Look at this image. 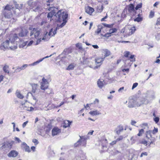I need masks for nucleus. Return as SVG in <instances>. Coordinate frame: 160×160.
Segmentation results:
<instances>
[{"mask_svg": "<svg viewBox=\"0 0 160 160\" xmlns=\"http://www.w3.org/2000/svg\"><path fill=\"white\" fill-rule=\"evenodd\" d=\"M28 33L27 30L24 28H21L20 32L18 34L15 33L11 37L9 40H7L5 42L2 43L0 46L1 49L9 48L12 50L16 49L17 48V45L18 44L20 47H23L27 44V42H23V41L19 37H24L26 36Z\"/></svg>", "mask_w": 160, "mask_h": 160, "instance_id": "1", "label": "nucleus"}, {"mask_svg": "<svg viewBox=\"0 0 160 160\" xmlns=\"http://www.w3.org/2000/svg\"><path fill=\"white\" fill-rule=\"evenodd\" d=\"M57 18L55 19V21L61 22L62 21L63 22L60 25H57V27L54 28H51L48 33V35L50 36H53L56 34L57 31L59 28H62L65 26L67 22V20L68 16V13L64 12H61V10L58 12L55 15Z\"/></svg>", "mask_w": 160, "mask_h": 160, "instance_id": "2", "label": "nucleus"}, {"mask_svg": "<svg viewBox=\"0 0 160 160\" xmlns=\"http://www.w3.org/2000/svg\"><path fill=\"white\" fill-rule=\"evenodd\" d=\"M144 98H141V99H130L128 102V107L130 108H132L140 106L144 102Z\"/></svg>", "mask_w": 160, "mask_h": 160, "instance_id": "3", "label": "nucleus"}, {"mask_svg": "<svg viewBox=\"0 0 160 160\" xmlns=\"http://www.w3.org/2000/svg\"><path fill=\"white\" fill-rule=\"evenodd\" d=\"M128 13L132 16H135L138 13L135 9L134 5L132 3H131L127 6Z\"/></svg>", "mask_w": 160, "mask_h": 160, "instance_id": "4", "label": "nucleus"}, {"mask_svg": "<svg viewBox=\"0 0 160 160\" xmlns=\"http://www.w3.org/2000/svg\"><path fill=\"white\" fill-rule=\"evenodd\" d=\"M14 141L12 140L11 141H7L2 143L1 147H0V149H3L7 148L11 149L12 148L13 144L14 143Z\"/></svg>", "mask_w": 160, "mask_h": 160, "instance_id": "5", "label": "nucleus"}, {"mask_svg": "<svg viewBox=\"0 0 160 160\" xmlns=\"http://www.w3.org/2000/svg\"><path fill=\"white\" fill-rule=\"evenodd\" d=\"M80 143L81 145L84 147H86L87 143V141L89 139V137L88 135L83 136H79Z\"/></svg>", "mask_w": 160, "mask_h": 160, "instance_id": "6", "label": "nucleus"}, {"mask_svg": "<svg viewBox=\"0 0 160 160\" xmlns=\"http://www.w3.org/2000/svg\"><path fill=\"white\" fill-rule=\"evenodd\" d=\"M48 10L49 11H51V12L48 13L47 15V18H48V19H50V20L51 21V18L54 15V17H56L55 19H56V17L55 16V12L53 10V7H50L48 8Z\"/></svg>", "mask_w": 160, "mask_h": 160, "instance_id": "7", "label": "nucleus"}, {"mask_svg": "<svg viewBox=\"0 0 160 160\" xmlns=\"http://www.w3.org/2000/svg\"><path fill=\"white\" fill-rule=\"evenodd\" d=\"M146 97L152 99L155 98V92L153 90H149L147 91Z\"/></svg>", "mask_w": 160, "mask_h": 160, "instance_id": "8", "label": "nucleus"}, {"mask_svg": "<svg viewBox=\"0 0 160 160\" xmlns=\"http://www.w3.org/2000/svg\"><path fill=\"white\" fill-rule=\"evenodd\" d=\"M142 10L141 9H139L138 11V13L137 16L138 17L135 18L134 19V21L135 22H140L142 21V18L141 17L142 15ZM137 16V15H136Z\"/></svg>", "mask_w": 160, "mask_h": 160, "instance_id": "9", "label": "nucleus"}, {"mask_svg": "<svg viewBox=\"0 0 160 160\" xmlns=\"http://www.w3.org/2000/svg\"><path fill=\"white\" fill-rule=\"evenodd\" d=\"M61 130L60 129H59L58 127H54L52 130V136L57 135L59 134Z\"/></svg>", "mask_w": 160, "mask_h": 160, "instance_id": "10", "label": "nucleus"}, {"mask_svg": "<svg viewBox=\"0 0 160 160\" xmlns=\"http://www.w3.org/2000/svg\"><path fill=\"white\" fill-rule=\"evenodd\" d=\"M21 148L22 149L24 150L25 151L28 152H30L29 147L26 143L24 142L22 143L21 145Z\"/></svg>", "mask_w": 160, "mask_h": 160, "instance_id": "11", "label": "nucleus"}, {"mask_svg": "<svg viewBox=\"0 0 160 160\" xmlns=\"http://www.w3.org/2000/svg\"><path fill=\"white\" fill-rule=\"evenodd\" d=\"M94 11V9L88 6L85 7L86 12L90 15H91Z\"/></svg>", "mask_w": 160, "mask_h": 160, "instance_id": "12", "label": "nucleus"}, {"mask_svg": "<svg viewBox=\"0 0 160 160\" xmlns=\"http://www.w3.org/2000/svg\"><path fill=\"white\" fill-rule=\"evenodd\" d=\"M18 154V153L17 152L14 150H12L8 154V155L9 157H15Z\"/></svg>", "mask_w": 160, "mask_h": 160, "instance_id": "13", "label": "nucleus"}, {"mask_svg": "<svg viewBox=\"0 0 160 160\" xmlns=\"http://www.w3.org/2000/svg\"><path fill=\"white\" fill-rule=\"evenodd\" d=\"M31 11H35V12H42V8L40 6H38L36 8H31Z\"/></svg>", "mask_w": 160, "mask_h": 160, "instance_id": "14", "label": "nucleus"}, {"mask_svg": "<svg viewBox=\"0 0 160 160\" xmlns=\"http://www.w3.org/2000/svg\"><path fill=\"white\" fill-rule=\"evenodd\" d=\"M102 53L104 54V56L103 57L105 59V57H107L110 54V52L107 49H104L102 50Z\"/></svg>", "mask_w": 160, "mask_h": 160, "instance_id": "15", "label": "nucleus"}, {"mask_svg": "<svg viewBox=\"0 0 160 160\" xmlns=\"http://www.w3.org/2000/svg\"><path fill=\"white\" fill-rule=\"evenodd\" d=\"M123 130V127L122 126H119L116 128L115 131L117 134L119 135L120 132H122Z\"/></svg>", "mask_w": 160, "mask_h": 160, "instance_id": "16", "label": "nucleus"}, {"mask_svg": "<svg viewBox=\"0 0 160 160\" xmlns=\"http://www.w3.org/2000/svg\"><path fill=\"white\" fill-rule=\"evenodd\" d=\"M104 80H101L100 79H98L97 82V85L98 87L100 88H102L103 85H104Z\"/></svg>", "mask_w": 160, "mask_h": 160, "instance_id": "17", "label": "nucleus"}, {"mask_svg": "<svg viewBox=\"0 0 160 160\" xmlns=\"http://www.w3.org/2000/svg\"><path fill=\"white\" fill-rule=\"evenodd\" d=\"M15 95L18 98L21 99H23L24 97L23 95L21 94L20 91L18 90H16Z\"/></svg>", "mask_w": 160, "mask_h": 160, "instance_id": "18", "label": "nucleus"}, {"mask_svg": "<svg viewBox=\"0 0 160 160\" xmlns=\"http://www.w3.org/2000/svg\"><path fill=\"white\" fill-rule=\"evenodd\" d=\"M4 17L8 19L12 17V14L11 12H6V11H4Z\"/></svg>", "mask_w": 160, "mask_h": 160, "instance_id": "19", "label": "nucleus"}, {"mask_svg": "<svg viewBox=\"0 0 160 160\" xmlns=\"http://www.w3.org/2000/svg\"><path fill=\"white\" fill-rule=\"evenodd\" d=\"M136 30L135 27L134 26L132 27L130 29H129V32L128 33V35L130 36L133 34Z\"/></svg>", "mask_w": 160, "mask_h": 160, "instance_id": "20", "label": "nucleus"}, {"mask_svg": "<svg viewBox=\"0 0 160 160\" xmlns=\"http://www.w3.org/2000/svg\"><path fill=\"white\" fill-rule=\"evenodd\" d=\"M72 122H70L69 120L65 121L63 124V127L65 128L69 127L70 126Z\"/></svg>", "mask_w": 160, "mask_h": 160, "instance_id": "21", "label": "nucleus"}, {"mask_svg": "<svg viewBox=\"0 0 160 160\" xmlns=\"http://www.w3.org/2000/svg\"><path fill=\"white\" fill-rule=\"evenodd\" d=\"M152 131L149 130L146 131V137L147 138L149 139L151 138H153L152 136Z\"/></svg>", "mask_w": 160, "mask_h": 160, "instance_id": "22", "label": "nucleus"}, {"mask_svg": "<svg viewBox=\"0 0 160 160\" xmlns=\"http://www.w3.org/2000/svg\"><path fill=\"white\" fill-rule=\"evenodd\" d=\"M31 86L32 87V92L35 93L38 88V85L37 84L34 83L32 84Z\"/></svg>", "mask_w": 160, "mask_h": 160, "instance_id": "23", "label": "nucleus"}, {"mask_svg": "<svg viewBox=\"0 0 160 160\" xmlns=\"http://www.w3.org/2000/svg\"><path fill=\"white\" fill-rule=\"evenodd\" d=\"M89 114L93 116L101 114V113H100L98 110L90 111L89 112Z\"/></svg>", "mask_w": 160, "mask_h": 160, "instance_id": "24", "label": "nucleus"}, {"mask_svg": "<svg viewBox=\"0 0 160 160\" xmlns=\"http://www.w3.org/2000/svg\"><path fill=\"white\" fill-rule=\"evenodd\" d=\"M76 66V64L74 63H71L70 64L67 68L66 69L68 70H72L74 69Z\"/></svg>", "mask_w": 160, "mask_h": 160, "instance_id": "25", "label": "nucleus"}, {"mask_svg": "<svg viewBox=\"0 0 160 160\" xmlns=\"http://www.w3.org/2000/svg\"><path fill=\"white\" fill-rule=\"evenodd\" d=\"M104 58L103 57L97 58L95 59V62L97 64L101 63L104 60Z\"/></svg>", "mask_w": 160, "mask_h": 160, "instance_id": "26", "label": "nucleus"}, {"mask_svg": "<svg viewBox=\"0 0 160 160\" xmlns=\"http://www.w3.org/2000/svg\"><path fill=\"white\" fill-rule=\"evenodd\" d=\"M44 129L46 133L47 134L46 135L48 136V134L51 130V128L49 126H48L45 127Z\"/></svg>", "mask_w": 160, "mask_h": 160, "instance_id": "27", "label": "nucleus"}, {"mask_svg": "<svg viewBox=\"0 0 160 160\" xmlns=\"http://www.w3.org/2000/svg\"><path fill=\"white\" fill-rule=\"evenodd\" d=\"M9 67L8 65L5 66L3 68V70L4 72L5 73H9V71L8 69Z\"/></svg>", "mask_w": 160, "mask_h": 160, "instance_id": "28", "label": "nucleus"}, {"mask_svg": "<svg viewBox=\"0 0 160 160\" xmlns=\"http://www.w3.org/2000/svg\"><path fill=\"white\" fill-rule=\"evenodd\" d=\"M48 85L41 83V88L42 90H45L48 88Z\"/></svg>", "mask_w": 160, "mask_h": 160, "instance_id": "29", "label": "nucleus"}, {"mask_svg": "<svg viewBox=\"0 0 160 160\" xmlns=\"http://www.w3.org/2000/svg\"><path fill=\"white\" fill-rule=\"evenodd\" d=\"M12 6L7 5L5 7L4 11L7 10L8 11H10L12 9Z\"/></svg>", "mask_w": 160, "mask_h": 160, "instance_id": "30", "label": "nucleus"}, {"mask_svg": "<svg viewBox=\"0 0 160 160\" xmlns=\"http://www.w3.org/2000/svg\"><path fill=\"white\" fill-rule=\"evenodd\" d=\"M43 61V59H40L36 62L31 64V66H35L38 64L39 63Z\"/></svg>", "mask_w": 160, "mask_h": 160, "instance_id": "31", "label": "nucleus"}, {"mask_svg": "<svg viewBox=\"0 0 160 160\" xmlns=\"http://www.w3.org/2000/svg\"><path fill=\"white\" fill-rule=\"evenodd\" d=\"M104 28L102 26H98V28L96 31L97 34H99L101 31L102 29H103Z\"/></svg>", "mask_w": 160, "mask_h": 160, "instance_id": "32", "label": "nucleus"}, {"mask_svg": "<svg viewBox=\"0 0 160 160\" xmlns=\"http://www.w3.org/2000/svg\"><path fill=\"white\" fill-rule=\"evenodd\" d=\"M142 7V3H140L138 4L136 7H135V9L137 11V10L138 11L139 10V9L140 8H141Z\"/></svg>", "mask_w": 160, "mask_h": 160, "instance_id": "33", "label": "nucleus"}, {"mask_svg": "<svg viewBox=\"0 0 160 160\" xmlns=\"http://www.w3.org/2000/svg\"><path fill=\"white\" fill-rule=\"evenodd\" d=\"M102 25L104 26L105 27L111 28L113 26V24H108L105 23H102Z\"/></svg>", "mask_w": 160, "mask_h": 160, "instance_id": "34", "label": "nucleus"}, {"mask_svg": "<svg viewBox=\"0 0 160 160\" xmlns=\"http://www.w3.org/2000/svg\"><path fill=\"white\" fill-rule=\"evenodd\" d=\"M138 138L137 136L132 137L131 138L130 140L132 141V143H134L136 141V140Z\"/></svg>", "mask_w": 160, "mask_h": 160, "instance_id": "35", "label": "nucleus"}, {"mask_svg": "<svg viewBox=\"0 0 160 160\" xmlns=\"http://www.w3.org/2000/svg\"><path fill=\"white\" fill-rule=\"evenodd\" d=\"M144 132V130L143 129H142L141 130H139V133L138 134V136H142V135L143 133Z\"/></svg>", "mask_w": 160, "mask_h": 160, "instance_id": "36", "label": "nucleus"}, {"mask_svg": "<svg viewBox=\"0 0 160 160\" xmlns=\"http://www.w3.org/2000/svg\"><path fill=\"white\" fill-rule=\"evenodd\" d=\"M156 25L158 26V28H160V17L158 18Z\"/></svg>", "mask_w": 160, "mask_h": 160, "instance_id": "37", "label": "nucleus"}, {"mask_svg": "<svg viewBox=\"0 0 160 160\" xmlns=\"http://www.w3.org/2000/svg\"><path fill=\"white\" fill-rule=\"evenodd\" d=\"M40 34V31H36V32L34 34V37L36 39H37L38 38V37L39 35Z\"/></svg>", "mask_w": 160, "mask_h": 160, "instance_id": "38", "label": "nucleus"}, {"mask_svg": "<svg viewBox=\"0 0 160 160\" xmlns=\"http://www.w3.org/2000/svg\"><path fill=\"white\" fill-rule=\"evenodd\" d=\"M29 65L27 64H24L21 67V68L22 70H23L25 69L27 67L29 66Z\"/></svg>", "mask_w": 160, "mask_h": 160, "instance_id": "39", "label": "nucleus"}, {"mask_svg": "<svg viewBox=\"0 0 160 160\" xmlns=\"http://www.w3.org/2000/svg\"><path fill=\"white\" fill-rule=\"evenodd\" d=\"M41 83H43L45 84L48 85V82L47 80L45 79L44 78H43L42 79V82Z\"/></svg>", "mask_w": 160, "mask_h": 160, "instance_id": "40", "label": "nucleus"}, {"mask_svg": "<svg viewBox=\"0 0 160 160\" xmlns=\"http://www.w3.org/2000/svg\"><path fill=\"white\" fill-rule=\"evenodd\" d=\"M139 143L146 145V146L147 145V142L144 139H143L142 141H140Z\"/></svg>", "mask_w": 160, "mask_h": 160, "instance_id": "41", "label": "nucleus"}, {"mask_svg": "<svg viewBox=\"0 0 160 160\" xmlns=\"http://www.w3.org/2000/svg\"><path fill=\"white\" fill-rule=\"evenodd\" d=\"M32 142L33 143H34L35 146H36V145H37L39 143L38 140L36 139H33L32 140Z\"/></svg>", "mask_w": 160, "mask_h": 160, "instance_id": "42", "label": "nucleus"}, {"mask_svg": "<svg viewBox=\"0 0 160 160\" xmlns=\"http://www.w3.org/2000/svg\"><path fill=\"white\" fill-rule=\"evenodd\" d=\"M79 145H81L80 141L79 140L76 143L74 144V146L75 147H78Z\"/></svg>", "mask_w": 160, "mask_h": 160, "instance_id": "43", "label": "nucleus"}, {"mask_svg": "<svg viewBox=\"0 0 160 160\" xmlns=\"http://www.w3.org/2000/svg\"><path fill=\"white\" fill-rule=\"evenodd\" d=\"M130 54V52H129L126 51L124 52V56L126 58H128Z\"/></svg>", "mask_w": 160, "mask_h": 160, "instance_id": "44", "label": "nucleus"}, {"mask_svg": "<svg viewBox=\"0 0 160 160\" xmlns=\"http://www.w3.org/2000/svg\"><path fill=\"white\" fill-rule=\"evenodd\" d=\"M107 139L103 140L102 141V142H104L105 143V144L104 145H102V146L103 148H107L106 145V144L107 142Z\"/></svg>", "mask_w": 160, "mask_h": 160, "instance_id": "45", "label": "nucleus"}, {"mask_svg": "<svg viewBox=\"0 0 160 160\" xmlns=\"http://www.w3.org/2000/svg\"><path fill=\"white\" fill-rule=\"evenodd\" d=\"M21 70H22V69H21V67H18L16 69H15V70L14 72H19Z\"/></svg>", "mask_w": 160, "mask_h": 160, "instance_id": "46", "label": "nucleus"}, {"mask_svg": "<svg viewBox=\"0 0 160 160\" xmlns=\"http://www.w3.org/2000/svg\"><path fill=\"white\" fill-rule=\"evenodd\" d=\"M154 13L153 12L151 11L150 12V13L149 15V17L150 18H152L154 16Z\"/></svg>", "mask_w": 160, "mask_h": 160, "instance_id": "47", "label": "nucleus"}, {"mask_svg": "<svg viewBox=\"0 0 160 160\" xmlns=\"http://www.w3.org/2000/svg\"><path fill=\"white\" fill-rule=\"evenodd\" d=\"M158 132V128H156L155 127H154V129L152 131V133L153 134H155L157 132Z\"/></svg>", "mask_w": 160, "mask_h": 160, "instance_id": "48", "label": "nucleus"}, {"mask_svg": "<svg viewBox=\"0 0 160 160\" xmlns=\"http://www.w3.org/2000/svg\"><path fill=\"white\" fill-rule=\"evenodd\" d=\"M138 85V83L137 82L134 83L132 87V89H133L136 88L137 86Z\"/></svg>", "mask_w": 160, "mask_h": 160, "instance_id": "49", "label": "nucleus"}, {"mask_svg": "<svg viewBox=\"0 0 160 160\" xmlns=\"http://www.w3.org/2000/svg\"><path fill=\"white\" fill-rule=\"evenodd\" d=\"M37 41L36 43L35 44L36 45H38V43H39L41 41V38H38V39H37Z\"/></svg>", "mask_w": 160, "mask_h": 160, "instance_id": "50", "label": "nucleus"}, {"mask_svg": "<svg viewBox=\"0 0 160 160\" xmlns=\"http://www.w3.org/2000/svg\"><path fill=\"white\" fill-rule=\"evenodd\" d=\"M76 46L79 49H82V47L81 45L79 43H77Z\"/></svg>", "mask_w": 160, "mask_h": 160, "instance_id": "51", "label": "nucleus"}, {"mask_svg": "<svg viewBox=\"0 0 160 160\" xmlns=\"http://www.w3.org/2000/svg\"><path fill=\"white\" fill-rule=\"evenodd\" d=\"M123 137L122 136H120L116 140L117 141H120L121 140H122V139L123 138Z\"/></svg>", "mask_w": 160, "mask_h": 160, "instance_id": "52", "label": "nucleus"}, {"mask_svg": "<svg viewBox=\"0 0 160 160\" xmlns=\"http://www.w3.org/2000/svg\"><path fill=\"white\" fill-rule=\"evenodd\" d=\"M159 117H156L154 118V121H155V122L156 123H158L159 122Z\"/></svg>", "mask_w": 160, "mask_h": 160, "instance_id": "53", "label": "nucleus"}, {"mask_svg": "<svg viewBox=\"0 0 160 160\" xmlns=\"http://www.w3.org/2000/svg\"><path fill=\"white\" fill-rule=\"evenodd\" d=\"M101 35L103 36L104 37L108 38L109 36H111L110 35H109V34L108 32L105 34L104 35H103L102 34H101Z\"/></svg>", "mask_w": 160, "mask_h": 160, "instance_id": "54", "label": "nucleus"}, {"mask_svg": "<svg viewBox=\"0 0 160 160\" xmlns=\"http://www.w3.org/2000/svg\"><path fill=\"white\" fill-rule=\"evenodd\" d=\"M143 155L147 156L148 155V153H147V152H144L142 153L141 154V155L140 156V157H142Z\"/></svg>", "mask_w": 160, "mask_h": 160, "instance_id": "55", "label": "nucleus"}, {"mask_svg": "<svg viewBox=\"0 0 160 160\" xmlns=\"http://www.w3.org/2000/svg\"><path fill=\"white\" fill-rule=\"evenodd\" d=\"M111 29L112 31V33L116 32L117 31V29L115 28H112V29Z\"/></svg>", "mask_w": 160, "mask_h": 160, "instance_id": "56", "label": "nucleus"}, {"mask_svg": "<svg viewBox=\"0 0 160 160\" xmlns=\"http://www.w3.org/2000/svg\"><path fill=\"white\" fill-rule=\"evenodd\" d=\"M28 122V121H27L26 122H24L22 125V127L23 128H24L27 124Z\"/></svg>", "mask_w": 160, "mask_h": 160, "instance_id": "57", "label": "nucleus"}, {"mask_svg": "<svg viewBox=\"0 0 160 160\" xmlns=\"http://www.w3.org/2000/svg\"><path fill=\"white\" fill-rule=\"evenodd\" d=\"M75 159L76 160H83L81 157L78 156L76 157Z\"/></svg>", "mask_w": 160, "mask_h": 160, "instance_id": "58", "label": "nucleus"}, {"mask_svg": "<svg viewBox=\"0 0 160 160\" xmlns=\"http://www.w3.org/2000/svg\"><path fill=\"white\" fill-rule=\"evenodd\" d=\"M64 103H65V102H61V103L59 105L57 106L56 107V108H58L60 107L62 105H63Z\"/></svg>", "mask_w": 160, "mask_h": 160, "instance_id": "59", "label": "nucleus"}, {"mask_svg": "<svg viewBox=\"0 0 160 160\" xmlns=\"http://www.w3.org/2000/svg\"><path fill=\"white\" fill-rule=\"evenodd\" d=\"M129 69L128 68H126V69L124 68L122 70V71L123 72H128L129 71Z\"/></svg>", "mask_w": 160, "mask_h": 160, "instance_id": "60", "label": "nucleus"}, {"mask_svg": "<svg viewBox=\"0 0 160 160\" xmlns=\"http://www.w3.org/2000/svg\"><path fill=\"white\" fill-rule=\"evenodd\" d=\"M117 140H115V141H112L110 143V145H113L114 144H115L116 142H117Z\"/></svg>", "mask_w": 160, "mask_h": 160, "instance_id": "61", "label": "nucleus"}, {"mask_svg": "<svg viewBox=\"0 0 160 160\" xmlns=\"http://www.w3.org/2000/svg\"><path fill=\"white\" fill-rule=\"evenodd\" d=\"M15 140L17 141L19 143L21 142V140L18 138L17 137H15Z\"/></svg>", "mask_w": 160, "mask_h": 160, "instance_id": "62", "label": "nucleus"}, {"mask_svg": "<svg viewBox=\"0 0 160 160\" xmlns=\"http://www.w3.org/2000/svg\"><path fill=\"white\" fill-rule=\"evenodd\" d=\"M36 149V147L35 146H32L31 147V149L32 151L33 152H34L35 151V150Z\"/></svg>", "mask_w": 160, "mask_h": 160, "instance_id": "63", "label": "nucleus"}, {"mask_svg": "<svg viewBox=\"0 0 160 160\" xmlns=\"http://www.w3.org/2000/svg\"><path fill=\"white\" fill-rule=\"evenodd\" d=\"M93 132H94V131L93 130L91 131L90 132H89L88 133L87 135L88 136V135H92Z\"/></svg>", "mask_w": 160, "mask_h": 160, "instance_id": "64", "label": "nucleus"}]
</instances>
